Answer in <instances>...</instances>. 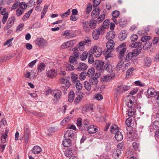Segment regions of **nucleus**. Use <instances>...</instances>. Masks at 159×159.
Returning <instances> with one entry per match:
<instances>
[{
	"instance_id": "obj_6",
	"label": "nucleus",
	"mask_w": 159,
	"mask_h": 159,
	"mask_svg": "<svg viewBox=\"0 0 159 159\" xmlns=\"http://www.w3.org/2000/svg\"><path fill=\"white\" fill-rule=\"evenodd\" d=\"M35 43L39 46L44 47L48 45L47 41L41 38H37L35 40Z\"/></svg>"
},
{
	"instance_id": "obj_2",
	"label": "nucleus",
	"mask_w": 159,
	"mask_h": 159,
	"mask_svg": "<svg viewBox=\"0 0 159 159\" xmlns=\"http://www.w3.org/2000/svg\"><path fill=\"white\" fill-rule=\"evenodd\" d=\"M130 87L129 86L122 85L118 86L116 89V96L122 95L129 90Z\"/></svg>"
},
{
	"instance_id": "obj_14",
	"label": "nucleus",
	"mask_w": 159,
	"mask_h": 159,
	"mask_svg": "<svg viewBox=\"0 0 159 159\" xmlns=\"http://www.w3.org/2000/svg\"><path fill=\"white\" fill-rule=\"evenodd\" d=\"M100 12V9L98 7L96 8L95 9L93 10L92 11L91 16L92 18H95L97 17V16L99 14Z\"/></svg>"
},
{
	"instance_id": "obj_16",
	"label": "nucleus",
	"mask_w": 159,
	"mask_h": 159,
	"mask_svg": "<svg viewBox=\"0 0 159 159\" xmlns=\"http://www.w3.org/2000/svg\"><path fill=\"white\" fill-rule=\"evenodd\" d=\"M88 67L87 65L83 63H80L78 65V67L76 68V70L78 71L84 70H86Z\"/></svg>"
},
{
	"instance_id": "obj_36",
	"label": "nucleus",
	"mask_w": 159,
	"mask_h": 159,
	"mask_svg": "<svg viewBox=\"0 0 159 159\" xmlns=\"http://www.w3.org/2000/svg\"><path fill=\"white\" fill-rule=\"evenodd\" d=\"M71 78L73 82H75L78 80V76L77 75L74 73H72L71 74Z\"/></svg>"
},
{
	"instance_id": "obj_40",
	"label": "nucleus",
	"mask_w": 159,
	"mask_h": 159,
	"mask_svg": "<svg viewBox=\"0 0 159 159\" xmlns=\"http://www.w3.org/2000/svg\"><path fill=\"white\" fill-rule=\"evenodd\" d=\"M118 127L116 125H112L110 128V131L111 133H114L118 131Z\"/></svg>"
},
{
	"instance_id": "obj_55",
	"label": "nucleus",
	"mask_w": 159,
	"mask_h": 159,
	"mask_svg": "<svg viewBox=\"0 0 159 159\" xmlns=\"http://www.w3.org/2000/svg\"><path fill=\"white\" fill-rule=\"evenodd\" d=\"M76 87L78 90H81L82 88V85L80 83V81L77 80L76 84Z\"/></svg>"
},
{
	"instance_id": "obj_43",
	"label": "nucleus",
	"mask_w": 159,
	"mask_h": 159,
	"mask_svg": "<svg viewBox=\"0 0 159 159\" xmlns=\"http://www.w3.org/2000/svg\"><path fill=\"white\" fill-rule=\"evenodd\" d=\"M82 124V119L81 118H78L77 119L76 121V124L77 126L79 128L81 129L83 128Z\"/></svg>"
},
{
	"instance_id": "obj_45",
	"label": "nucleus",
	"mask_w": 159,
	"mask_h": 159,
	"mask_svg": "<svg viewBox=\"0 0 159 159\" xmlns=\"http://www.w3.org/2000/svg\"><path fill=\"white\" fill-rule=\"evenodd\" d=\"M124 63V60L123 59H121L120 61L117 64L116 69L117 70H119L122 67Z\"/></svg>"
},
{
	"instance_id": "obj_53",
	"label": "nucleus",
	"mask_w": 159,
	"mask_h": 159,
	"mask_svg": "<svg viewBox=\"0 0 159 159\" xmlns=\"http://www.w3.org/2000/svg\"><path fill=\"white\" fill-rule=\"evenodd\" d=\"M89 63L90 64H92L94 61V58L93 55L90 53H89Z\"/></svg>"
},
{
	"instance_id": "obj_32",
	"label": "nucleus",
	"mask_w": 159,
	"mask_h": 159,
	"mask_svg": "<svg viewBox=\"0 0 159 159\" xmlns=\"http://www.w3.org/2000/svg\"><path fill=\"white\" fill-rule=\"evenodd\" d=\"M95 70L93 68H89L88 70L87 76L89 77H92L95 74Z\"/></svg>"
},
{
	"instance_id": "obj_22",
	"label": "nucleus",
	"mask_w": 159,
	"mask_h": 159,
	"mask_svg": "<svg viewBox=\"0 0 159 159\" xmlns=\"http://www.w3.org/2000/svg\"><path fill=\"white\" fill-rule=\"evenodd\" d=\"M115 137L117 141H119L123 139V136L121 132L119 131H117L116 133Z\"/></svg>"
},
{
	"instance_id": "obj_23",
	"label": "nucleus",
	"mask_w": 159,
	"mask_h": 159,
	"mask_svg": "<svg viewBox=\"0 0 159 159\" xmlns=\"http://www.w3.org/2000/svg\"><path fill=\"white\" fill-rule=\"evenodd\" d=\"M152 63V60L149 57H146L144 59V64L145 67H149Z\"/></svg>"
},
{
	"instance_id": "obj_8",
	"label": "nucleus",
	"mask_w": 159,
	"mask_h": 159,
	"mask_svg": "<svg viewBox=\"0 0 159 159\" xmlns=\"http://www.w3.org/2000/svg\"><path fill=\"white\" fill-rule=\"evenodd\" d=\"M62 36H65L67 39L72 38L75 36V33L72 30H66L62 33Z\"/></svg>"
},
{
	"instance_id": "obj_50",
	"label": "nucleus",
	"mask_w": 159,
	"mask_h": 159,
	"mask_svg": "<svg viewBox=\"0 0 159 159\" xmlns=\"http://www.w3.org/2000/svg\"><path fill=\"white\" fill-rule=\"evenodd\" d=\"M89 121L88 120L85 119L84 120L82 124V127L83 128L82 129V130L84 129L85 130L87 128V127H85V126L89 124Z\"/></svg>"
},
{
	"instance_id": "obj_25",
	"label": "nucleus",
	"mask_w": 159,
	"mask_h": 159,
	"mask_svg": "<svg viewBox=\"0 0 159 159\" xmlns=\"http://www.w3.org/2000/svg\"><path fill=\"white\" fill-rule=\"evenodd\" d=\"M45 64L42 62H41L39 64L37 67V70L38 71V73L41 72L43 71L45 69Z\"/></svg>"
},
{
	"instance_id": "obj_18",
	"label": "nucleus",
	"mask_w": 159,
	"mask_h": 159,
	"mask_svg": "<svg viewBox=\"0 0 159 159\" xmlns=\"http://www.w3.org/2000/svg\"><path fill=\"white\" fill-rule=\"evenodd\" d=\"M127 36V31L125 30L121 31L120 35L119 36V38L121 41L124 40Z\"/></svg>"
},
{
	"instance_id": "obj_21",
	"label": "nucleus",
	"mask_w": 159,
	"mask_h": 159,
	"mask_svg": "<svg viewBox=\"0 0 159 159\" xmlns=\"http://www.w3.org/2000/svg\"><path fill=\"white\" fill-rule=\"evenodd\" d=\"M120 27H124L127 25V20L125 18H122L118 21Z\"/></svg>"
},
{
	"instance_id": "obj_24",
	"label": "nucleus",
	"mask_w": 159,
	"mask_h": 159,
	"mask_svg": "<svg viewBox=\"0 0 159 159\" xmlns=\"http://www.w3.org/2000/svg\"><path fill=\"white\" fill-rule=\"evenodd\" d=\"M94 125H90L87 128L88 132L90 134H93L96 133L97 130V129L94 127Z\"/></svg>"
},
{
	"instance_id": "obj_13",
	"label": "nucleus",
	"mask_w": 159,
	"mask_h": 159,
	"mask_svg": "<svg viewBox=\"0 0 159 159\" xmlns=\"http://www.w3.org/2000/svg\"><path fill=\"white\" fill-rule=\"evenodd\" d=\"M15 20V17L12 16L10 17L7 23V29H8L10 28L14 24Z\"/></svg>"
},
{
	"instance_id": "obj_47",
	"label": "nucleus",
	"mask_w": 159,
	"mask_h": 159,
	"mask_svg": "<svg viewBox=\"0 0 159 159\" xmlns=\"http://www.w3.org/2000/svg\"><path fill=\"white\" fill-rule=\"evenodd\" d=\"M121 153L120 151L116 150V151H114L112 153L113 157L115 158H116L119 156L120 155Z\"/></svg>"
},
{
	"instance_id": "obj_49",
	"label": "nucleus",
	"mask_w": 159,
	"mask_h": 159,
	"mask_svg": "<svg viewBox=\"0 0 159 159\" xmlns=\"http://www.w3.org/2000/svg\"><path fill=\"white\" fill-rule=\"evenodd\" d=\"M88 54H89L86 51L84 52L80 55L81 60L82 61L85 60L87 57Z\"/></svg>"
},
{
	"instance_id": "obj_39",
	"label": "nucleus",
	"mask_w": 159,
	"mask_h": 159,
	"mask_svg": "<svg viewBox=\"0 0 159 159\" xmlns=\"http://www.w3.org/2000/svg\"><path fill=\"white\" fill-rule=\"evenodd\" d=\"M69 59L70 63L73 65H75L77 64V59L75 57L71 56L70 57Z\"/></svg>"
},
{
	"instance_id": "obj_7",
	"label": "nucleus",
	"mask_w": 159,
	"mask_h": 159,
	"mask_svg": "<svg viewBox=\"0 0 159 159\" xmlns=\"http://www.w3.org/2000/svg\"><path fill=\"white\" fill-rule=\"evenodd\" d=\"M53 94H54L53 97H54L53 101L54 103H56L61 99L62 93L60 90H58L54 91L53 93Z\"/></svg>"
},
{
	"instance_id": "obj_19",
	"label": "nucleus",
	"mask_w": 159,
	"mask_h": 159,
	"mask_svg": "<svg viewBox=\"0 0 159 159\" xmlns=\"http://www.w3.org/2000/svg\"><path fill=\"white\" fill-rule=\"evenodd\" d=\"M113 77L111 75H107L102 76L101 78V81L103 82H107L111 80Z\"/></svg>"
},
{
	"instance_id": "obj_27",
	"label": "nucleus",
	"mask_w": 159,
	"mask_h": 159,
	"mask_svg": "<svg viewBox=\"0 0 159 159\" xmlns=\"http://www.w3.org/2000/svg\"><path fill=\"white\" fill-rule=\"evenodd\" d=\"M75 98V93L73 91H70L68 93V101L69 102H72Z\"/></svg>"
},
{
	"instance_id": "obj_54",
	"label": "nucleus",
	"mask_w": 159,
	"mask_h": 159,
	"mask_svg": "<svg viewBox=\"0 0 159 159\" xmlns=\"http://www.w3.org/2000/svg\"><path fill=\"white\" fill-rule=\"evenodd\" d=\"M75 69L73 65L70 64H67L66 66V70L68 71H71Z\"/></svg>"
},
{
	"instance_id": "obj_57",
	"label": "nucleus",
	"mask_w": 159,
	"mask_h": 159,
	"mask_svg": "<svg viewBox=\"0 0 159 159\" xmlns=\"http://www.w3.org/2000/svg\"><path fill=\"white\" fill-rule=\"evenodd\" d=\"M111 14L112 18H117L120 15V12L117 10H115L112 12Z\"/></svg>"
},
{
	"instance_id": "obj_12",
	"label": "nucleus",
	"mask_w": 159,
	"mask_h": 159,
	"mask_svg": "<svg viewBox=\"0 0 159 159\" xmlns=\"http://www.w3.org/2000/svg\"><path fill=\"white\" fill-rule=\"evenodd\" d=\"M148 95L151 97H153L156 96H157L158 95L159 92H156L154 89L152 88H149L147 91Z\"/></svg>"
},
{
	"instance_id": "obj_48",
	"label": "nucleus",
	"mask_w": 159,
	"mask_h": 159,
	"mask_svg": "<svg viewBox=\"0 0 159 159\" xmlns=\"http://www.w3.org/2000/svg\"><path fill=\"white\" fill-rule=\"evenodd\" d=\"M70 9H68L67 11L63 13H61L60 14V15L62 18H65L67 17L70 14Z\"/></svg>"
},
{
	"instance_id": "obj_17",
	"label": "nucleus",
	"mask_w": 159,
	"mask_h": 159,
	"mask_svg": "<svg viewBox=\"0 0 159 159\" xmlns=\"http://www.w3.org/2000/svg\"><path fill=\"white\" fill-rule=\"evenodd\" d=\"M82 26L83 28L85 31L86 32H88L90 30V28L89 26V24L88 21H85L82 23Z\"/></svg>"
},
{
	"instance_id": "obj_52",
	"label": "nucleus",
	"mask_w": 159,
	"mask_h": 159,
	"mask_svg": "<svg viewBox=\"0 0 159 159\" xmlns=\"http://www.w3.org/2000/svg\"><path fill=\"white\" fill-rule=\"evenodd\" d=\"M92 9V5L91 4L89 3L87 5V7L85 9L86 13L87 14H89L90 12Z\"/></svg>"
},
{
	"instance_id": "obj_4",
	"label": "nucleus",
	"mask_w": 159,
	"mask_h": 159,
	"mask_svg": "<svg viewBox=\"0 0 159 159\" xmlns=\"http://www.w3.org/2000/svg\"><path fill=\"white\" fill-rule=\"evenodd\" d=\"M94 66L99 73L102 72L105 70V64L102 61L96 60L94 61Z\"/></svg>"
},
{
	"instance_id": "obj_34",
	"label": "nucleus",
	"mask_w": 159,
	"mask_h": 159,
	"mask_svg": "<svg viewBox=\"0 0 159 159\" xmlns=\"http://www.w3.org/2000/svg\"><path fill=\"white\" fill-rule=\"evenodd\" d=\"M142 44V43L140 42H138L135 43H132L129 44V46L130 47L136 48L138 47H141Z\"/></svg>"
},
{
	"instance_id": "obj_10",
	"label": "nucleus",
	"mask_w": 159,
	"mask_h": 159,
	"mask_svg": "<svg viewBox=\"0 0 159 159\" xmlns=\"http://www.w3.org/2000/svg\"><path fill=\"white\" fill-rule=\"evenodd\" d=\"M60 82L61 83L64 84H65V85L66 86L65 88V89L66 90L70 85V82L69 81V79L68 78L66 77L62 78L60 79Z\"/></svg>"
},
{
	"instance_id": "obj_31",
	"label": "nucleus",
	"mask_w": 159,
	"mask_h": 159,
	"mask_svg": "<svg viewBox=\"0 0 159 159\" xmlns=\"http://www.w3.org/2000/svg\"><path fill=\"white\" fill-rule=\"evenodd\" d=\"M89 24L90 28L94 29L96 28L97 21L95 20L91 19L90 20Z\"/></svg>"
},
{
	"instance_id": "obj_35",
	"label": "nucleus",
	"mask_w": 159,
	"mask_h": 159,
	"mask_svg": "<svg viewBox=\"0 0 159 159\" xmlns=\"http://www.w3.org/2000/svg\"><path fill=\"white\" fill-rule=\"evenodd\" d=\"M89 82L93 85L96 86L98 83V79L96 77H91L89 80Z\"/></svg>"
},
{
	"instance_id": "obj_60",
	"label": "nucleus",
	"mask_w": 159,
	"mask_h": 159,
	"mask_svg": "<svg viewBox=\"0 0 159 159\" xmlns=\"http://www.w3.org/2000/svg\"><path fill=\"white\" fill-rule=\"evenodd\" d=\"M152 127L154 129H156L159 127V120L156 119V120L153 122Z\"/></svg>"
},
{
	"instance_id": "obj_1",
	"label": "nucleus",
	"mask_w": 159,
	"mask_h": 159,
	"mask_svg": "<svg viewBox=\"0 0 159 159\" xmlns=\"http://www.w3.org/2000/svg\"><path fill=\"white\" fill-rule=\"evenodd\" d=\"M114 42L112 40H109L107 43L106 47L107 48V49L103 51V54L104 55H106L105 57L106 59L111 57V56H110L109 53H110L112 50H114Z\"/></svg>"
},
{
	"instance_id": "obj_28",
	"label": "nucleus",
	"mask_w": 159,
	"mask_h": 159,
	"mask_svg": "<svg viewBox=\"0 0 159 159\" xmlns=\"http://www.w3.org/2000/svg\"><path fill=\"white\" fill-rule=\"evenodd\" d=\"M105 70L109 73H111L113 71V69L111 65H110V62H108L106 63H105Z\"/></svg>"
},
{
	"instance_id": "obj_15",
	"label": "nucleus",
	"mask_w": 159,
	"mask_h": 159,
	"mask_svg": "<svg viewBox=\"0 0 159 159\" xmlns=\"http://www.w3.org/2000/svg\"><path fill=\"white\" fill-rule=\"evenodd\" d=\"M84 95V93H80L79 95L75 98L74 101V103L75 105H76L80 102L83 98V95Z\"/></svg>"
},
{
	"instance_id": "obj_29",
	"label": "nucleus",
	"mask_w": 159,
	"mask_h": 159,
	"mask_svg": "<svg viewBox=\"0 0 159 159\" xmlns=\"http://www.w3.org/2000/svg\"><path fill=\"white\" fill-rule=\"evenodd\" d=\"M71 144V140L68 139H66L64 140L62 142V144L63 146L66 147H70Z\"/></svg>"
},
{
	"instance_id": "obj_64",
	"label": "nucleus",
	"mask_w": 159,
	"mask_h": 159,
	"mask_svg": "<svg viewBox=\"0 0 159 159\" xmlns=\"http://www.w3.org/2000/svg\"><path fill=\"white\" fill-rule=\"evenodd\" d=\"M132 121V119L129 117V118H127L126 120H125V124L128 127H129L131 125V123Z\"/></svg>"
},
{
	"instance_id": "obj_44",
	"label": "nucleus",
	"mask_w": 159,
	"mask_h": 159,
	"mask_svg": "<svg viewBox=\"0 0 159 159\" xmlns=\"http://www.w3.org/2000/svg\"><path fill=\"white\" fill-rule=\"evenodd\" d=\"M33 9L30 10L27 13L25 14L23 17L22 19L24 20H25L29 18L33 11Z\"/></svg>"
},
{
	"instance_id": "obj_42",
	"label": "nucleus",
	"mask_w": 159,
	"mask_h": 159,
	"mask_svg": "<svg viewBox=\"0 0 159 159\" xmlns=\"http://www.w3.org/2000/svg\"><path fill=\"white\" fill-rule=\"evenodd\" d=\"M134 70V69L133 68L131 67L127 70L126 75V78H128L132 75Z\"/></svg>"
},
{
	"instance_id": "obj_61",
	"label": "nucleus",
	"mask_w": 159,
	"mask_h": 159,
	"mask_svg": "<svg viewBox=\"0 0 159 159\" xmlns=\"http://www.w3.org/2000/svg\"><path fill=\"white\" fill-rule=\"evenodd\" d=\"M105 17V15L104 14H102L100 15L97 19V20L98 23H101L102 21H103Z\"/></svg>"
},
{
	"instance_id": "obj_20",
	"label": "nucleus",
	"mask_w": 159,
	"mask_h": 159,
	"mask_svg": "<svg viewBox=\"0 0 159 159\" xmlns=\"http://www.w3.org/2000/svg\"><path fill=\"white\" fill-rule=\"evenodd\" d=\"M41 151V148L38 146H34L31 149L32 152L34 154L39 153Z\"/></svg>"
},
{
	"instance_id": "obj_11",
	"label": "nucleus",
	"mask_w": 159,
	"mask_h": 159,
	"mask_svg": "<svg viewBox=\"0 0 159 159\" xmlns=\"http://www.w3.org/2000/svg\"><path fill=\"white\" fill-rule=\"evenodd\" d=\"M47 75L48 77L50 78H53L57 75L56 70L54 69L49 70L47 72Z\"/></svg>"
},
{
	"instance_id": "obj_38",
	"label": "nucleus",
	"mask_w": 159,
	"mask_h": 159,
	"mask_svg": "<svg viewBox=\"0 0 159 159\" xmlns=\"http://www.w3.org/2000/svg\"><path fill=\"white\" fill-rule=\"evenodd\" d=\"M48 6L46 5H45L43 7V10L41 13V19H43L44 16L45 15L46 13L47 12L48 9Z\"/></svg>"
},
{
	"instance_id": "obj_59",
	"label": "nucleus",
	"mask_w": 159,
	"mask_h": 159,
	"mask_svg": "<svg viewBox=\"0 0 159 159\" xmlns=\"http://www.w3.org/2000/svg\"><path fill=\"white\" fill-rule=\"evenodd\" d=\"M72 151L70 148L66 150L65 152V155L67 157H70L72 154Z\"/></svg>"
},
{
	"instance_id": "obj_5",
	"label": "nucleus",
	"mask_w": 159,
	"mask_h": 159,
	"mask_svg": "<svg viewBox=\"0 0 159 159\" xmlns=\"http://www.w3.org/2000/svg\"><path fill=\"white\" fill-rule=\"evenodd\" d=\"M91 51L95 57H98L101 55L102 51V48L98 47L97 46H95L91 48Z\"/></svg>"
},
{
	"instance_id": "obj_3",
	"label": "nucleus",
	"mask_w": 159,
	"mask_h": 159,
	"mask_svg": "<svg viewBox=\"0 0 159 159\" xmlns=\"http://www.w3.org/2000/svg\"><path fill=\"white\" fill-rule=\"evenodd\" d=\"M126 45L125 43H122L120 45L116 48V52L119 53V58L120 59H123V58L125 55L126 49L125 47Z\"/></svg>"
},
{
	"instance_id": "obj_46",
	"label": "nucleus",
	"mask_w": 159,
	"mask_h": 159,
	"mask_svg": "<svg viewBox=\"0 0 159 159\" xmlns=\"http://www.w3.org/2000/svg\"><path fill=\"white\" fill-rule=\"evenodd\" d=\"M133 147L135 150L139 151V144L137 142H134L132 144Z\"/></svg>"
},
{
	"instance_id": "obj_56",
	"label": "nucleus",
	"mask_w": 159,
	"mask_h": 159,
	"mask_svg": "<svg viewBox=\"0 0 159 159\" xmlns=\"http://www.w3.org/2000/svg\"><path fill=\"white\" fill-rule=\"evenodd\" d=\"M125 148V146L124 145V143H119L117 146V150L120 151L123 150Z\"/></svg>"
},
{
	"instance_id": "obj_63",
	"label": "nucleus",
	"mask_w": 159,
	"mask_h": 159,
	"mask_svg": "<svg viewBox=\"0 0 159 159\" xmlns=\"http://www.w3.org/2000/svg\"><path fill=\"white\" fill-rule=\"evenodd\" d=\"M134 108H131L129 110L128 113V116L129 117L133 116L134 114Z\"/></svg>"
},
{
	"instance_id": "obj_41",
	"label": "nucleus",
	"mask_w": 159,
	"mask_h": 159,
	"mask_svg": "<svg viewBox=\"0 0 159 159\" xmlns=\"http://www.w3.org/2000/svg\"><path fill=\"white\" fill-rule=\"evenodd\" d=\"M84 84L85 89L89 91L91 89V86L89 82L85 81L84 82Z\"/></svg>"
},
{
	"instance_id": "obj_26",
	"label": "nucleus",
	"mask_w": 159,
	"mask_h": 159,
	"mask_svg": "<svg viewBox=\"0 0 159 159\" xmlns=\"http://www.w3.org/2000/svg\"><path fill=\"white\" fill-rule=\"evenodd\" d=\"M142 50V48L139 47L137 49H134L132 52H131L133 57H136L140 52Z\"/></svg>"
},
{
	"instance_id": "obj_33",
	"label": "nucleus",
	"mask_w": 159,
	"mask_h": 159,
	"mask_svg": "<svg viewBox=\"0 0 159 159\" xmlns=\"http://www.w3.org/2000/svg\"><path fill=\"white\" fill-rule=\"evenodd\" d=\"M98 31L96 29L93 31L92 33V36L93 39L95 40H97L98 39L100 34L99 33Z\"/></svg>"
},
{
	"instance_id": "obj_30",
	"label": "nucleus",
	"mask_w": 159,
	"mask_h": 159,
	"mask_svg": "<svg viewBox=\"0 0 159 159\" xmlns=\"http://www.w3.org/2000/svg\"><path fill=\"white\" fill-rule=\"evenodd\" d=\"M115 35L114 32L113 31L108 32L106 34V38L107 39L109 40H112L115 37Z\"/></svg>"
},
{
	"instance_id": "obj_51",
	"label": "nucleus",
	"mask_w": 159,
	"mask_h": 159,
	"mask_svg": "<svg viewBox=\"0 0 159 159\" xmlns=\"http://www.w3.org/2000/svg\"><path fill=\"white\" fill-rule=\"evenodd\" d=\"M87 75V74L85 71H83L81 72L79 78L81 80H84L86 78V76Z\"/></svg>"
},
{
	"instance_id": "obj_9",
	"label": "nucleus",
	"mask_w": 159,
	"mask_h": 159,
	"mask_svg": "<svg viewBox=\"0 0 159 159\" xmlns=\"http://www.w3.org/2000/svg\"><path fill=\"white\" fill-rule=\"evenodd\" d=\"M75 43V40H72L64 43L61 46L62 49L66 48L68 47L73 46Z\"/></svg>"
},
{
	"instance_id": "obj_58",
	"label": "nucleus",
	"mask_w": 159,
	"mask_h": 159,
	"mask_svg": "<svg viewBox=\"0 0 159 159\" xmlns=\"http://www.w3.org/2000/svg\"><path fill=\"white\" fill-rule=\"evenodd\" d=\"M109 20H106L103 22L102 26L106 29H107L109 27Z\"/></svg>"
},
{
	"instance_id": "obj_37",
	"label": "nucleus",
	"mask_w": 159,
	"mask_h": 159,
	"mask_svg": "<svg viewBox=\"0 0 159 159\" xmlns=\"http://www.w3.org/2000/svg\"><path fill=\"white\" fill-rule=\"evenodd\" d=\"M152 44V43L151 42H148L145 43L143 46V49L145 51L148 50L151 47Z\"/></svg>"
},
{
	"instance_id": "obj_62",
	"label": "nucleus",
	"mask_w": 159,
	"mask_h": 159,
	"mask_svg": "<svg viewBox=\"0 0 159 159\" xmlns=\"http://www.w3.org/2000/svg\"><path fill=\"white\" fill-rule=\"evenodd\" d=\"M106 29L103 27L102 26L99 27L98 29H96L100 35L103 34L105 32V30Z\"/></svg>"
}]
</instances>
